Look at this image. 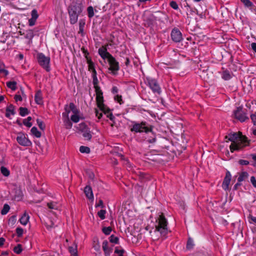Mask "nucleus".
I'll return each instance as SVG.
<instances>
[{"label":"nucleus","mask_w":256,"mask_h":256,"mask_svg":"<svg viewBox=\"0 0 256 256\" xmlns=\"http://www.w3.org/2000/svg\"><path fill=\"white\" fill-rule=\"evenodd\" d=\"M226 138L232 142L230 146V152L239 151L248 145V138L240 133L230 132L226 136Z\"/></svg>","instance_id":"nucleus-1"},{"label":"nucleus","mask_w":256,"mask_h":256,"mask_svg":"<svg viewBox=\"0 0 256 256\" xmlns=\"http://www.w3.org/2000/svg\"><path fill=\"white\" fill-rule=\"evenodd\" d=\"M83 10V4L80 2H73L68 6L67 10L70 24H74L77 22L78 18L81 14Z\"/></svg>","instance_id":"nucleus-2"},{"label":"nucleus","mask_w":256,"mask_h":256,"mask_svg":"<svg viewBox=\"0 0 256 256\" xmlns=\"http://www.w3.org/2000/svg\"><path fill=\"white\" fill-rule=\"evenodd\" d=\"M132 125L130 130L132 132L135 133H148L152 132V126L148 124L146 122H140L133 121L132 122Z\"/></svg>","instance_id":"nucleus-3"},{"label":"nucleus","mask_w":256,"mask_h":256,"mask_svg":"<svg viewBox=\"0 0 256 256\" xmlns=\"http://www.w3.org/2000/svg\"><path fill=\"white\" fill-rule=\"evenodd\" d=\"M144 82L155 94L160 95L162 93L161 88L156 78L147 76L144 79Z\"/></svg>","instance_id":"nucleus-4"},{"label":"nucleus","mask_w":256,"mask_h":256,"mask_svg":"<svg viewBox=\"0 0 256 256\" xmlns=\"http://www.w3.org/2000/svg\"><path fill=\"white\" fill-rule=\"evenodd\" d=\"M158 221V224L156 227V230L160 232L161 236H166L168 232V222L162 214L159 216Z\"/></svg>","instance_id":"nucleus-5"},{"label":"nucleus","mask_w":256,"mask_h":256,"mask_svg":"<svg viewBox=\"0 0 256 256\" xmlns=\"http://www.w3.org/2000/svg\"><path fill=\"white\" fill-rule=\"evenodd\" d=\"M36 59L38 64L47 72L50 70V58L46 56L43 53L40 52L36 55Z\"/></svg>","instance_id":"nucleus-6"},{"label":"nucleus","mask_w":256,"mask_h":256,"mask_svg":"<svg viewBox=\"0 0 256 256\" xmlns=\"http://www.w3.org/2000/svg\"><path fill=\"white\" fill-rule=\"evenodd\" d=\"M96 94V101L98 107L100 111L104 113L109 112V108H107L104 104L103 92L100 88H97L95 90Z\"/></svg>","instance_id":"nucleus-7"},{"label":"nucleus","mask_w":256,"mask_h":256,"mask_svg":"<svg viewBox=\"0 0 256 256\" xmlns=\"http://www.w3.org/2000/svg\"><path fill=\"white\" fill-rule=\"evenodd\" d=\"M233 114L234 118L242 122L249 120L247 110L241 106L238 107L236 110H234Z\"/></svg>","instance_id":"nucleus-8"},{"label":"nucleus","mask_w":256,"mask_h":256,"mask_svg":"<svg viewBox=\"0 0 256 256\" xmlns=\"http://www.w3.org/2000/svg\"><path fill=\"white\" fill-rule=\"evenodd\" d=\"M78 130L82 133L85 140H90L92 138V134L90 128L84 122H82L79 124Z\"/></svg>","instance_id":"nucleus-9"},{"label":"nucleus","mask_w":256,"mask_h":256,"mask_svg":"<svg viewBox=\"0 0 256 256\" xmlns=\"http://www.w3.org/2000/svg\"><path fill=\"white\" fill-rule=\"evenodd\" d=\"M170 36L172 41L175 42H180L183 40L182 32L176 28H174L172 30Z\"/></svg>","instance_id":"nucleus-10"},{"label":"nucleus","mask_w":256,"mask_h":256,"mask_svg":"<svg viewBox=\"0 0 256 256\" xmlns=\"http://www.w3.org/2000/svg\"><path fill=\"white\" fill-rule=\"evenodd\" d=\"M17 142L21 146H29L32 145V142L24 134L22 133L18 134L17 136Z\"/></svg>","instance_id":"nucleus-11"},{"label":"nucleus","mask_w":256,"mask_h":256,"mask_svg":"<svg viewBox=\"0 0 256 256\" xmlns=\"http://www.w3.org/2000/svg\"><path fill=\"white\" fill-rule=\"evenodd\" d=\"M108 64L110 66L108 70H111L114 74L115 72L118 71L120 69L119 63L116 58L112 56L108 60Z\"/></svg>","instance_id":"nucleus-12"},{"label":"nucleus","mask_w":256,"mask_h":256,"mask_svg":"<svg viewBox=\"0 0 256 256\" xmlns=\"http://www.w3.org/2000/svg\"><path fill=\"white\" fill-rule=\"evenodd\" d=\"M232 179V175L228 170H226V176L222 182V186L224 190L228 189L229 184Z\"/></svg>","instance_id":"nucleus-13"},{"label":"nucleus","mask_w":256,"mask_h":256,"mask_svg":"<svg viewBox=\"0 0 256 256\" xmlns=\"http://www.w3.org/2000/svg\"><path fill=\"white\" fill-rule=\"evenodd\" d=\"M98 54L103 60L107 58L108 60L112 56L108 52L106 46H103L100 48L98 50Z\"/></svg>","instance_id":"nucleus-14"},{"label":"nucleus","mask_w":256,"mask_h":256,"mask_svg":"<svg viewBox=\"0 0 256 256\" xmlns=\"http://www.w3.org/2000/svg\"><path fill=\"white\" fill-rule=\"evenodd\" d=\"M34 101L38 104H43L42 94V91L40 90H38L36 92L34 96Z\"/></svg>","instance_id":"nucleus-15"},{"label":"nucleus","mask_w":256,"mask_h":256,"mask_svg":"<svg viewBox=\"0 0 256 256\" xmlns=\"http://www.w3.org/2000/svg\"><path fill=\"white\" fill-rule=\"evenodd\" d=\"M84 192L86 197L89 200H94V194L92 188L90 186H86L84 188Z\"/></svg>","instance_id":"nucleus-16"},{"label":"nucleus","mask_w":256,"mask_h":256,"mask_svg":"<svg viewBox=\"0 0 256 256\" xmlns=\"http://www.w3.org/2000/svg\"><path fill=\"white\" fill-rule=\"evenodd\" d=\"M30 216L28 213L26 212H24L20 218L19 222L22 224L26 226L28 222Z\"/></svg>","instance_id":"nucleus-17"},{"label":"nucleus","mask_w":256,"mask_h":256,"mask_svg":"<svg viewBox=\"0 0 256 256\" xmlns=\"http://www.w3.org/2000/svg\"><path fill=\"white\" fill-rule=\"evenodd\" d=\"M240 2L244 4L245 8H248L252 12L255 10V6L253 3L250 0H240Z\"/></svg>","instance_id":"nucleus-18"},{"label":"nucleus","mask_w":256,"mask_h":256,"mask_svg":"<svg viewBox=\"0 0 256 256\" xmlns=\"http://www.w3.org/2000/svg\"><path fill=\"white\" fill-rule=\"evenodd\" d=\"M222 78L225 80H228L232 78V72L228 70H224L221 72Z\"/></svg>","instance_id":"nucleus-19"},{"label":"nucleus","mask_w":256,"mask_h":256,"mask_svg":"<svg viewBox=\"0 0 256 256\" xmlns=\"http://www.w3.org/2000/svg\"><path fill=\"white\" fill-rule=\"evenodd\" d=\"M14 106L12 104H10L6 107V116L7 118H10V116H14Z\"/></svg>","instance_id":"nucleus-20"},{"label":"nucleus","mask_w":256,"mask_h":256,"mask_svg":"<svg viewBox=\"0 0 256 256\" xmlns=\"http://www.w3.org/2000/svg\"><path fill=\"white\" fill-rule=\"evenodd\" d=\"M62 120L64 122V126L66 129H70L72 126V123L69 117L66 116V117H62Z\"/></svg>","instance_id":"nucleus-21"},{"label":"nucleus","mask_w":256,"mask_h":256,"mask_svg":"<svg viewBox=\"0 0 256 256\" xmlns=\"http://www.w3.org/2000/svg\"><path fill=\"white\" fill-rule=\"evenodd\" d=\"M24 192H25L24 188L20 186L19 189L17 190V201L24 200Z\"/></svg>","instance_id":"nucleus-22"},{"label":"nucleus","mask_w":256,"mask_h":256,"mask_svg":"<svg viewBox=\"0 0 256 256\" xmlns=\"http://www.w3.org/2000/svg\"><path fill=\"white\" fill-rule=\"evenodd\" d=\"M248 177V174L246 172H242L240 174L238 178V181L239 182L245 180Z\"/></svg>","instance_id":"nucleus-23"},{"label":"nucleus","mask_w":256,"mask_h":256,"mask_svg":"<svg viewBox=\"0 0 256 256\" xmlns=\"http://www.w3.org/2000/svg\"><path fill=\"white\" fill-rule=\"evenodd\" d=\"M86 58L87 59V63L88 64V70L92 72L93 70H96L94 64L92 62V60L88 58L87 56H86Z\"/></svg>","instance_id":"nucleus-24"},{"label":"nucleus","mask_w":256,"mask_h":256,"mask_svg":"<svg viewBox=\"0 0 256 256\" xmlns=\"http://www.w3.org/2000/svg\"><path fill=\"white\" fill-rule=\"evenodd\" d=\"M69 108H70L72 112L74 114L73 115H79L80 110L76 108V106L74 103L70 102V104Z\"/></svg>","instance_id":"nucleus-25"},{"label":"nucleus","mask_w":256,"mask_h":256,"mask_svg":"<svg viewBox=\"0 0 256 256\" xmlns=\"http://www.w3.org/2000/svg\"><path fill=\"white\" fill-rule=\"evenodd\" d=\"M19 114L22 116H24L30 113V110L26 108L20 107L19 108Z\"/></svg>","instance_id":"nucleus-26"},{"label":"nucleus","mask_w":256,"mask_h":256,"mask_svg":"<svg viewBox=\"0 0 256 256\" xmlns=\"http://www.w3.org/2000/svg\"><path fill=\"white\" fill-rule=\"evenodd\" d=\"M47 206L50 209L58 210V205L56 202H50L47 203Z\"/></svg>","instance_id":"nucleus-27"},{"label":"nucleus","mask_w":256,"mask_h":256,"mask_svg":"<svg viewBox=\"0 0 256 256\" xmlns=\"http://www.w3.org/2000/svg\"><path fill=\"white\" fill-rule=\"evenodd\" d=\"M194 244L192 239L190 238H188L186 246V250H192L194 248Z\"/></svg>","instance_id":"nucleus-28"},{"label":"nucleus","mask_w":256,"mask_h":256,"mask_svg":"<svg viewBox=\"0 0 256 256\" xmlns=\"http://www.w3.org/2000/svg\"><path fill=\"white\" fill-rule=\"evenodd\" d=\"M68 250L73 256H78L77 254V246H70L68 247Z\"/></svg>","instance_id":"nucleus-29"},{"label":"nucleus","mask_w":256,"mask_h":256,"mask_svg":"<svg viewBox=\"0 0 256 256\" xmlns=\"http://www.w3.org/2000/svg\"><path fill=\"white\" fill-rule=\"evenodd\" d=\"M16 222V216H10L8 220V225L12 228L14 227V224Z\"/></svg>","instance_id":"nucleus-30"},{"label":"nucleus","mask_w":256,"mask_h":256,"mask_svg":"<svg viewBox=\"0 0 256 256\" xmlns=\"http://www.w3.org/2000/svg\"><path fill=\"white\" fill-rule=\"evenodd\" d=\"M31 132L32 133V134L33 135H34L35 136H36V138H40V136H41V132L38 130V128L35 127V126H34L32 128L31 130Z\"/></svg>","instance_id":"nucleus-31"},{"label":"nucleus","mask_w":256,"mask_h":256,"mask_svg":"<svg viewBox=\"0 0 256 256\" xmlns=\"http://www.w3.org/2000/svg\"><path fill=\"white\" fill-rule=\"evenodd\" d=\"M32 120V117L28 116L24 120L23 124L24 126H27L28 128H30L32 126V122H30V120Z\"/></svg>","instance_id":"nucleus-32"},{"label":"nucleus","mask_w":256,"mask_h":256,"mask_svg":"<svg viewBox=\"0 0 256 256\" xmlns=\"http://www.w3.org/2000/svg\"><path fill=\"white\" fill-rule=\"evenodd\" d=\"M88 16L89 18H92L94 16V10L92 6H89L87 8Z\"/></svg>","instance_id":"nucleus-33"},{"label":"nucleus","mask_w":256,"mask_h":256,"mask_svg":"<svg viewBox=\"0 0 256 256\" xmlns=\"http://www.w3.org/2000/svg\"><path fill=\"white\" fill-rule=\"evenodd\" d=\"M84 118L80 117L79 115H72L70 117V120L74 123H77L80 119L82 120Z\"/></svg>","instance_id":"nucleus-34"},{"label":"nucleus","mask_w":256,"mask_h":256,"mask_svg":"<svg viewBox=\"0 0 256 256\" xmlns=\"http://www.w3.org/2000/svg\"><path fill=\"white\" fill-rule=\"evenodd\" d=\"M10 210V206L8 204H4L3 208L1 210V214L2 215L6 214Z\"/></svg>","instance_id":"nucleus-35"},{"label":"nucleus","mask_w":256,"mask_h":256,"mask_svg":"<svg viewBox=\"0 0 256 256\" xmlns=\"http://www.w3.org/2000/svg\"><path fill=\"white\" fill-rule=\"evenodd\" d=\"M64 110L65 112L62 114V117H66V116L69 117V114L72 111L70 108H69V105L66 104L64 106Z\"/></svg>","instance_id":"nucleus-36"},{"label":"nucleus","mask_w":256,"mask_h":256,"mask_svg":"<svg viewBox=\"0 0 256 256\" xmlns=\"http://www.w3.org/2000/svg\"><path fill=\"white\" fill-rule=\"evenodd\" d=\"M20 91H21L22 94H20V92H18L19 94H17V102L18 101H22L23 100V98H26V96L24 93V92L22 90V88H20Z\"/></svg>","instance_id":"nucleus-37"},{"label":"nucleus","mask_w":256,"mask_h":256,"mask_svg":"<svg viewBox=\"0 0 256 256\" xmlns=\"http://www.w3.org/2000/svg\"><path fill=\"white\" fill-rule=\"evenodd\" d=\"M80 152L81 153L89 154L90 152V148L86 146H80Z\"/></svg>","instance_id":"nucleus-38"},{"label":"nucleus","mask_w":256,"mask_h":256,"mask_svg":"<svg viewBox=\"0 0 256 256\" xmlns=\"http://www.w3.org/2000/svg\"><path fill=\"white\" fill-rule=\"evenodd\" d=\"M109 240H110V242L112 243H114L116 244H117L118 243L119 239H118V237L116 236L113 234H112L110 236Z\"/></svg>","instance_id":"nucleus-39"},{"label":"nucleus","mask_w":256,"mask_h":256,"mask_svg":"<svg viewBox=\"0 0 256 256\" xmlns=\"http://www.w3.org/2000/svg\"><path fill=\"white\" fill-rule=\"evenodd\" d=\"M114 100L115 101L118 102L120 104H122L124 103V101L122 99V96L121 95H119L118 94H116L114 96Z\"/></svg>","instance_id":"nucleus-40"},{"label":"nucleus","mask_w":256,"mask_h":256,"mask_svg":"<svg viewBox=\"0 0 256 256\" xmlns=\"http://www.w3.org/2000/svg\"><path fill=\"white\" fill-rule=\"evenodd\" d=\"M7 86L14 90L16 89V82H9L6 83Z\"/></svg>","instance_id":"nucleus-41"},{"label":"nucleus","mask_w":256,"mask_h":256,"mask_svg":"<svg viewBox=\"0 0 256 256\" xmlns=\"http://www.w3.org/2000/svg\"><path fill=\"white\" fill-rule=\"evenodd\" d=\"M106 214V210H101L98 212V215L100 217V218L103 220L106 218L105 214Z\"/></svg>","instance_id":"nucleus-42"},{"label":"nucleus","mask_w":256,"mask_h":256,"mask_svg":"<svg viewBox=\"0 0 256 256\" xmlns=\"http://www.w3.org/2000/svg\"><path fill=\"white\" fill-rule=\"evenodd\" d=\"M112 229L110 226L108 227H104L102 229V232L106 234V235H109L112 232Z\"/></svg>","instance_id":"nucleus-43"},{"label":"nucleus","mask_w":256,"mask_h":256,"mask_svg":"<svg viewBox=\"0 0 256 256\" xmlns=\"http://www.w3.org/2000/svg\"><path fill=\"white\" fill-rule=\"evenodd\" d=\"M0 172H1L2 174L6 176H8L10 174L9 170L6 168H5L4 166L1 167Z\"/></svg>","instance_id":"nucleus-44"},{"label":"nucleus","mask_w":256,"mask_h":256,"mask_svg":"<svg viewBox=\"0 0 256 256\" xmlns=\"http://www.w3.org/2000/svg\"><path fill=\"white\" fill-rule=\"evenodd\" d=\"M102 246L104 253L107 254L108 249V242L106 240H104L102 242Z\"/></svg>","instance_id":"nucleus-45"},{"label":"nucleus","mask_w":256,"mask_h":256,"mask_svg":"<svg viewBox=\"0 0 256 256\" xmlns=\"http://www.w3.org/2000/svg\"><path fill=\"white\" fill-rule=\"evenodd\" d=\"M98 80L97 78H92V84L94 86V88L95 90H96L97 88H100L98 86Z\"/></svg>","instance_id":"nucleus-46"},{"label":"nucleus","mask_w":256,"mask_h":256,"mask_svg":"<svg viewBox=\"0 0 256 256\" xmlns=\"http://www.w3.org/2000/svg\"><path fill=\"white\" fill-rule=\"evenodd\" d=\"M24 232H26V230H24L22 228L17 227V237H20L22 236Z\"/></svg>","instance_id":"nucleus-47"},{"label":"nucleus","mask_w":256,"mask_h":256,"mask_svg":"<svg viewBox=\"0 0 256 256\" xmlns=\"http://www.w3.org/2000/svg\"><path fill=\"white\" fill-rule=\"evenodd\" d=\"M36 122L40 128L42 130H44L45 128V125L44 124L43 122L39 119H37Z\"/></svg>","instance_id":"nucleus-48"},{"label":"nucleus","mask_w":256,"mask_h":256,"mask_svg":"<svg viewBox=\"0 0 256 256\" xmlns=\"http://www.w3.org/2000/svg\"><path fill=\"white\" fill-rule=\"evenodd\" d=\"M124 249L119 250L118 247L116 248L114 250V253L118 254V256H124Z\"/></svg>","instance_id":"nucleus-49"},{"label":"nucleus","mask_w":256,"mask_h":256,"mask_svg":"<svg viewBox=\"0 0 256 256\" xmlns=\"http://www.w3.org/2000/svg\"><path fill=\"white\" fill-rule=\"evenodd\" d=\"M31 16L32 18L36 20L38 16V12L36 9H34L31 12Z\"/></svg>","instance_id":"nucleus-50"},{"label":"nucleus","mask_w":256,"mask_h":256,"mask_svg":"<svg viewBox=\"0 0 256 256\" xmlns=\"http://www.w3.org/2000/svg\"><path fill=\"white\" fill-rule=\"evenodd\" d=\"M170 6L174 10H177L178 9V6L176 2L175 1H172L170 3Z\"/></svg>","instance_id":"nucleus-51"},{"label":"nucleus","mask_w":256,"mask_h":256,"mask_svg":"<svg viewBox=\"0 0 256 256\" xmlns=\"http://www.w3.org/2000/svg\"><path fill=\"white\" fill-rule=\"evenodd\" d=\"M84 22H82L81 20L79 22V33H83Z\"/></svg>","instance_id":"nucleus-52"},{"label":"nucleus","mask_w":256,"mask_h":256,"mask_svg":"<svg viewBox=\"0 0 256 256\" xmlns=\"http://www.w3.org/2000/svg\"><path fill=\"white\" fill-rule=\"evenodd\" d=\"M249 163V162L247 160H238V164L242 166L248 165Z\"/></svg>","instance_id":"nucleus-53"},{"label":"nucleus","mask_w":256,"mask_h":256,"mask_svg":"<svg viewBox=\"0 0 256 256\" xmlns=\"http://www.w3.org/2000/svg\"><path fill=\"white\" fill-rule=\"evenodd\" d=\"M104 114H107V117L108 118L111 120H114V116H113L112 114L110 112V110L109 108V112H106V113H104Z\"/></svg>","instance_id":"nucleus-54"},{"label":"nucleus","mask_w":256,"mask_h":256,"mask_svg":"<svg viewBox=\"0 0 256 256\" xmlns=\"http://www.w3.org/2000/svg\"><path fill=\"white\" fill-rule=\"evenodd\" d=\"M250 180L253 186L256 188V179L255 177L254 176H251Z\"/></svg>","instance_id":"nucleus-55"},{"label":"nucleus","mask_w":256,"mask_h":256,"mask_svg":"<svg viewBox=\"0 0 256 256\" xmlns=\"http://www.w3.org/2000/svg\"><path fill=\"white\" fill-rule=\"evenodd\" d=\"M95 114L96 116H97L98 119H100L102 116V112H100L96 108L95 109Z\"/></svg>","instance_id":"nucleus-56"},{"label":"nucleus","mask_w":256,"mask_h":256,"mask_svg":"<svg viewBox=\"0 0 256 256\" xmlns=\"http://www.w3.org/2000/svg\"><path fill=\"white\" fill-rule=\"evenodd\" d=\"M250 118L254 125L256 126V114H252L250 115Z\"/></svg>","instance_id":"nucleus-57"},{"label":"nucleus","mask_w":256,"mask_h":256,"mask_svg":"<svg viewBox=\"0 0 256 256\" xmlns=\"http://www.w3.org/2000/svg\"><path fill=\"white\" fill-rule=\"evenodd\" d=\"M118 89L116 86H114L112 87V92L113 94L116 95V94H118Z\"/></svg>","instance_id":"nucleus-58"},{"label":"nucleus","mask_w":256,"mask_h":256,"mask_svg":"<svg viewBox=\"0 0 256 256\" xmlns=\"http://www.w3.org/2000/svg\"><path fill=\"white\" fill-rule=\"evenodd\" d=\"M22 251V245L20 244H17V254H20Z\"/></svg>","instance_id":"nucleus-59"},{"label":"nucleus","mask_w":256,"mask_h":256,"mask_svg":"<svg viewBox=\"0 0 256 256\" xmlns=\"http://www.w3.org/2000/svg\"><path fill=\"white\" fill-rule=\"evenodd\" d=\"M36 20L34 19V18H30L28 20L29 25L30 26H33L35 24L36 22Z\"/></svg>","instance_id":"nucleus-60"},{"label":"nucleus","mask_w":256,"mask_h":256,"mask_svg":"<svg viewBox=\"0 0 256 256\" xmlns=\"http://www.w3.org/2000/svg\"><path fill=\"white\" fill-rule=\"evenodd\" d=\"M96 207L100 206L101 208H104L103 202L102 200H100L98 204L96 206Z\"/></svg>","instance_id":"nucleus-61"},{"label":"nucleus","mask_w":256,"mask_h":256,"mask_svg":"<svg viewBox=\"0 0 256 256\" xmlns=\"http://www.w3.org/2000/svg\"><path fill=\"white\" fill-rule=\"evenodd\" d=\"M251 48L252 50L256 53V43L252 42L251 44Z\"/></svg>","instance_id":"nucleus-62"},{"label":"nucleus","mask_w":256,"mask_h":256,"mask_svg":"<svg viewBox=\"0 0 256 256\" xmlns=\"http://www.w3.org/2000/svg\"><path fill=\"white\" fill-rule=\"evenodd\" d=\"M0 72L4 73L5 74V76H7L8 74V71L7 70H4V68L0 69Z\"/></svg>","instance_id":"nucleus-63"},{"label":"nucleus","mask_w":256,"mask_h":256,"mask_svg":"<svg viewBox=\"0 0 256 256\" xmlns=\"http://www.w3.org/2000/svg\"><path fill=\"white\" fill-rule=\"evenodd\" d=\"M252 158L253 159V160L255 162V163L254 164V166L256 167V154H253L252 156Z\"/></svg>","instance_id":"nucleus-64"}]
</instances>
